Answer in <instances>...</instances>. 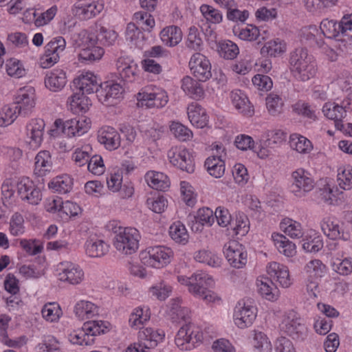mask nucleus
<instances>
[{"mask_svg": "<svg viewBox=\"0 0 352 352\" xmlns=\"http://www.w3.org/2000/svg\"><path fill=\"white\" fill-rule=\"evenodd\" d=\"M187 113L190 123L197 128H204L208 124V117L206 110L196 102L188 106Z\"/></svg>", "mask_w": 352, "mask_h": 352, "instance_id": "obj_29", "label": "nucleus"}, {"mask_svg": "<svg viewBox=\"0 0 352 352\" xmlns=\"http://www.w3.org/2000/svg\"><path fill=\"white\" fill-rule=\"evenodd\" d=\"M173 256V250L164 245L149 246L140 254L143 264L156 269L168 265Z\"/></svg>", "mask_w": 352, "mask_h": 352, "instance_id": "obj_5", "label": "nucleus"}, {"mask_svg": "<svg viewBox=\"0 0 352 352\" xmlns=\"http://www.w3.org/2000/svg\"><path fill=\"white\" fill-rule=\"evenodd\" d=\"M170 130L173 135L180 141H188L192 138V132L179 122H172Z\"/></svg>", "mask_w": 352, "mask_h": 352, "instance_id": "obj_61", "label": "nucleus"}, {"mask_svg": "<svg viewBox=\"0 0 352 352\" xmlns=\"http://www.w3.org/2000/svg\"><path fill=\"white\" fill-rule=\"evenodd\" d=\"M252 345L257 352H272L271 342L261 331H254Z\"/></svg>", "mask_w": 352, "mask_h": 352, "instance_id": "obj_58", "label": "nucleus"}, {"mask_svg": "<svg viewBox=\"0 0 352 352\" xmlns=\"http://www.w3.org/2000/svg\"><path fill=\"white\" fill-rule=\"evenodd\" d=\"M160 36L165 45L172 47L177 45L182 41V32L178 26L169 25L161 30Z\"/></svg>", "mask_w": 352, "mask_h": 352, "instance_id": "obj_31", "label": "nucleus"}, {"mask_svg": "<svg viewBox=\"0 0 352 352\" xmlns=\"http://www.w3.org/2000/svg\"><path fill=\"white\" fill-rule=\"evenodd\" d=\"M200 11L208 23L219 24L223 21V15L221 11L212 6L203 4L200 7Z\"/></svg>", "mask_w": 352, "mask_h": 352, "instance_id": "obj_59", "label": "nucleus"}, {"mask_svg": "<svg viewBox=\"0 0 352 352\" xmlns=\"http://www.w3.org/2000/svg\"><path fill=\"white\" fill-rule=\"evenodd\" d=\"M117 69L122 79L126 82H133L139 71L134 61L127 57H120L116 63Z\"/></svg>", "mask_w": 352, "mask_h": 352, "instance_id": "obj_27", "label": "nucleus"}, {"mask_svg": "<svg viewBox=\"0 0 352 352\" xmlns=\"http://www.w3.org/2000/svg\"><path fill=\"white\" fill-rule=\"evenodd\" d=\"M145 180L151 188L158 190H164L170 185L168 177L162 172L148 171L145 175Z\"/></svg>", "mask_w": 352, "mask_h": 352, "instance_id": "obj_36", "label": "nucleus"}, {"mask_svg": "<svg viewBox=\"0 0 352 352\" xmlns=\"http://www.w3.org/2000/svg\"><path fill=\"white\" fill-rule=\"evenodd\" d=\"M315 186V182L307 170L298 168L291 175L290 191L297 197H303Z\"/></svg>", "mask_w": 352, "mask_h": 352, "instance_id": "obj_9", "label": "nucleus"}, {"mask_svg": "<svg viewBox=\"0 0 352 352\" xmlns=\"http://www.w3.org/2000/svg\"><path fill=\"white\" fill-rule=\"evenodd\" d=\"M266 107L268 113L276 116L283 112L284 102L283 99L277 94H270L266 98Z\"/></svg>", "mask_w": 352, "mask_h": 352, "instance_id": "obj_55", "label": "nucleus"}, {"mask_svg": "<svg viewBox=\"0 0 352 352\" xmlns=\"http://www.w3.org/2000/svg\"><path fill=\"white\" fill-rule=\"evenodd\" d=\"M109 323L103 320H90L85 322L80 329L74 330L68 334L73 344L89 346L95 343L96 336L109 330Z\"/></svg>", "mask_w": 352, "mask_h": 352, "instance_id": "obj_3", "label": "nucleus"}, {"mask_svg": "<svg viewBox=\"0 0 352 352\" xmlns=\"http://www.w3.org/2000/svg\"><path fill=\"white\" fill-rule=\"evenodd\" d=\"M164 336L163 331L151 327L142 329L138 333L139 341L144 348H148L150 350L157 346L158 343L163 340Z\"/></svg>", "mask_w": 352, "mask_h": 352, "instance_id": "obj_26", "label": "nucleus"}, {"mask_svg": "<svg viewBox=\"0 0 352 352\" xmlns=\"http://www.w3.org/2000/svg\"><path fill=\"white\" fill-rule=\"evenodd\" d=\"M290 147L299 153L306 154L313 148L311 142L305 137L294 133L289 138Z\"/></svg>", "mask_w": 352, "mask_h": 352, "instance_id": "obj_47", "label": "nucleus"}, {"mask_svg": "<svg viewBox=\"0 0 352 352\" xmlns=\"http://www.w3.org/2000/svg\"><path fill=\"white\" fill-rule=\"evenodd\" d=\"M15 107L20 116H29L36 106V96L35 89L32 86H25L19 89L14 97Z\"/></svg>", "mask_w": 352, "mask_h": 352, "instance_id": "obj_11", "label": "nucleus"}, {"mask_svg": "<svg viewBox=\"0 0 352 352\" xmlns=\"http://www.w3.org/2000/svg\"><path fill=\"white\" fill-rule=\"evenodd\" d=\"M100 80L93 72H82L74 80V86L83 94L96 93L100 88Z\"/></svg>", "mask_w": 352, "mask_h": 352, "instance_id": "obj_21", "label": "nucleus"}, {"mask_svg": "<svg viewBox=\"0 0 352 352\" xmlns=\"http://www.w3.org/2000/svg\"><path fill=\"white\" fill-rule=\"evenodd\" d=\"M169 235L175 242L182 245L187 243L189 239L185 226L180 221H176L170 226Z\"/></svg>", "mask_w": 352, "mask_h": 352, "instance_id": "obj_48", "label": "nucleus"}, {"mask_svg": "<svg viewBox=\"0 0 352 352\" xmlns=\"http://www.w3.org/2000/svg\"><path fill=\"white\" fill-rule=\"evenodd\" d=\"M91 148L89 145H85L80 148H77L72 154V160L78 166H87L91 156L89 152Z\"/></svg>", "mask_w": 352, "mask_h": 352, "instance_id": "obj_63", "label": "nucleus"}, {"mask_svg": "<svg viewBox=\"0 0 352 352\" xmlns=\"http://www.w3.org/2000/svg\"><path fill=\"white\" fill-rule=\"evenodd\" d=\"M55 124L57 126L61 125L63 133L68 137H73L80 136L86 133L90 128L91 121L89 118L81 117L67 120L65 122L57 120L55 121Z\"/></svg>", "mask_w": 352, "mask_h": 352, "instance_id": "obj_17", "label": "nucleus"}, {"mask_svg": "<svg viewBox=\"0 0 352 352\" xmlns=\"http://www.w3.org/2000/svg\"><path fill=\"white\" fill-rule=\"evenodd\" d=\"M69 109L75 114L85 113L91 105L90 99L82 93H75L68 98Z\"/></svg>", "mask_w": 352, "mask_h": 352, "instance_id": "obj_33", "label": "nucleus"}, {"mask_svg": "<svg viewBox=\"0 0 352 352\" xmlns=\"http://www.w3.org/2000/svg\"><path fill=\"white\" fill-rule=\"evenodd\" d=\"M149 319L150 312L148 309L146 307H138L131 314L129 323L132 328L138 329Z\"/></svg>", "mask_w": 352, "mask_h": 352, "instance_id": "obj_50", "label": "nucleus"}, {"mask_svg": "<svg viewBox=\"0 0 352 352\" xmlns=\"http://www.w3.org/2000/svg\"><path fill=\"white\" fill-rule=\"evenodd\" d=\"M192 74L199 81H206L212 76L211 64L209 60L200 53L194 54L189 61Z\"/></svg>", "mask_w": 352, "mask_h": 352, "instance_id": "obj_16", "label": "nucleus"}, {"mask_svg": "<svg viewBox=\"0 0 352 352\" xmlns=\"http://www.w3.org/2000/svg\"><path fill=\"white\" fill-rule=\"evenodd\" d=\"M195 219L196 222L195 225L192 226V230H194L195 226H197V230L199 229V227H202L205 224L211 226L214 221L213 211L209 208H200L197 212Z\"/></svg>", "mask_w": 352, "mask_h": 352, "instance_id": "obj_56", "label": "nucleus"}, {"mask_svg": "<svg viewBox=\"0 0 352 352\" xmlns=\"http://www.w3.org/2000/svg\"><path fill=\"white\" fill-rule=\"evenodd\" d=\"M58 279L71 285H78L84 279V272L77 264L64 261L58 265Z\"/></svg>", "mask_w": 352, "mask_h": 352, "instance_id": "obj_15", "label": "nucleus"}, {"mask_svg": "<svg viewBox=\"0 0 352 352\" xmlns=\"http://www.w3.org/2000/svg\"><path fill=\"white\" fill-rule=\"evenodd\" d=\"M170 163L178 168L192 173L195 170V160L190 151L182 146H172L167 153Z\"/></svg>", "mask_w": 352, "mask_h": 352, "instance_id": "obj_10", "label": "nucleus"}, {"mask_svg": "<svg viewBox=\"0 0 352 352\" xmlns=\"http://www.w3.org/2000/svg\"><path fill=\"white\" fill-rule=\"evenodd\" d=\"M337 180L339 186L343 190H350L352 188V167L351 166H341L338 169Z\"/></svg>", "mask_w": 352, "mask_h": 352, "instance_id": "obj_54", "label": "nucleus"}, {"mask_svg": "<svg viewBox=\"0 0 352 352\" xmlns=\"http://www.w3.org/2000/svg\"><path fill=\"white\" fill-rule=\"evenodd\" d=\"M331 265L333 270L340 275L347 276L352 272V261L348 258L333 257Z\"/></svg>", "mask_w": 352, "mask_h": 352, "instance_id": "obj_60", "label": "nucleus"}, {"mask_svg": "<svg viewBox=\"0 0 352 352\" xmlns=\"http://www.w3.org/2000/svg\"><path fill=\"white\" fill-rule=\"evenodd\" d=\"M264 145L269 148H275L284 142L287 133L280 129H272L266 131Z\"/></svg>", "mask_w": 352, "mask_h": 352, "instance_id": "obj_52", "label": "nucleus"}, {"mask_svg": "<svg viewBox=\"0 0 352 352\" xmlns=\"http://www.w3.org/2000/svg\"><path fill=\"white\" fill-rule=\"evenodd\" d=\"M36 349V352H65L63 343L52 335L45 336Z\"/></svg>", "mask_w": 352, "mask_h": 352, "instance_id": "obj_44", "label": "nucleus"}, {"mask_svg": "<svg viewBox=\"0 0 352 352\" xmlns=\"http://www.w3.org/2000/svg\"><path fill=\"white\" fill-rule=\"evenodd\" d=\"M320 30L323 35L329 38H336L341 35L339 23L333 20L324 19L320 23Z\"/></svg>", "mask_w": 352, "mask_h": 352, "instance_id": "obj_53", "label": "nucleus"}, {"mask_svg": "<svg viewBox=\"0 0 352 352\" xmlns=\"http://www.w3.org/2000/svg\"><path fill=\"white\" fill-rule=\"evenodd\" d=\"M257 309L250 300L238 302L233 315L234 324L240 329L251 326L256 318Z\"/></svg>", "mask_w": 352, "mask_h": 352, "instance_id": "obj_12", "label": "nucleus"}, {"mask_svg": "<svg viewBox=\"0 0 352 352\" xmlns=\"http://www.w3.org/2000/svg\"><path fill=\"white\" fill-rule=\"evenodd\" d=\"M96 33L98 43L104 46L113 45L118 38V33L116 31L101 25H96Z\"/></svg>", "mask_w": 352, "mask_h": 352, "instance_id": "obj_46", "label": "nucleus"}, {"mask_svg": "<svg viewBox=\"0 0 352 352\" xmlns=\"http://www.w3.org/2000/svg\"><path fill=\"white\" fill-rule=\"evenodd\" d=\"M231 102L234 108L245 117H252L254 114V106L247 96L241 90L232 91L230 94Z\"/></svg>", "mask_w": 352, "mask_h": 352, "instance_id": "obj_23", "label": "nucleus"}, {"mask_svg": "<svg viewBox=\"0 0 352 352\" xmlns=\"http://www.w3.org/2000/svg\"><path fill=\"white\" fill-rule=\"evenodd\" d=\"M182 89L192 99L199 100L204 96L201 85L190 76H185L182 81Z\"/></svg>", "mask_w": 352, "mask_h": 352, "instance_id": "obj_35", "label": "nucleus"}, {"mask_svg": "<svg viewBox=\"0 0 352 352\" xmlns=\"http://www.w3.org/2000/svg\"><path fill=\"white\" fill-rule=\"evenodd\" d=\"M75 316L81 320L91 318L99 314V307L94 302L81 300L74 307Z\"/></svg>", "mask_w": 352, "mask_h": 352, "instance_id": "obj_30", "label": "nucleus"}, {"mask_svg": "<svg viewBox=\"0 0 352 352\" xmlns=\"http://www.w3.org/2000/svg\"><path fill=\"white\" fill-rule=\"evenodd\" d=\"M289 65L294 76L302 81L314 77L317 69L312 58L305 48H297L290 53Z\"/></svg>", "mask_w": 352, "mask_h": 352, "instance_id": "obj_2", "label": "nucleus"}, {"mask_svg": "<svg viewBox=\"0 0 352 352\" xmlns=\"http://www.w3.org/2000/svg\"><path fill=\"white\" fill-rule=\"evenodd\" d=\"M194 258L196 261L217 267L221 265V259L214 253L201 250L195 252Z\"/></svg>", "mask_w": 352, "mask_h": 352, "instance_id": "obj_49", "label": "nucleus"}, {"mask_svg": "<svg viewBox=\"0 0 352 352\" xmlns=\"http://www.w3.org/2000/svg\"><path fill=\"white\" fill-rule=\"evenodd\" d=\"M267 272L274 280L284 288L289 287L292 282L288 267L277 262H271L267 265Z\"/></svg>", "mask_w": 352, "mask_h": 352, "instance_id": "obj_22", "label": "nucleus"}, {"mask_svg": "<svg viewBox=\"0 0 352 352\" xmlns=\"http://www.w3.org/2000/svg\"><path fill=\"white\" fill-rule=\"evenodd\" d=\"M138 105L147 109L162 108L168 101L166 91L156 86H148L137 95Z\"/></svg>", "mask_w": 352, "mask_h": 352, "instance_id": "obj_7", "label": "nucleus"}, {"mask_svg": "<svg viewBox=\"0 0 352 352\" xmlns=\"http://www.w3.org/2000/svg\"><path fill=\"white\" fill-rule=\"evenodd\" d=\"M43 318L47 322H58L62 315V310L56 302H48L45 304L41 310Z\"/></svg>", "mask_w": 352, "mask_h": 352, "instance_id": "obj_51", "label": "nucleus"}, {"mask_svg": "<svg viewBox=\"0 0 352 352\" xmlns=\"http://www.w3.org/2000/svg\"><path fill=\"white\" fill-rule=\"evenodd\" d=\"M286 50L285 42L280 38H275L265 43L261 49V53L269 56L277 57L284 54Z\"/></svg>", "mask_w": 352, "mask_h": 352, "instance_id": "obj_43", "label": "nucleus"}, {"mask_svg": "<svg viewBox=\"0 0 352 352\" xmlns=\"http://www.w3.org/2000/svg\"><path fill=\"white\" fill-rule=\"evenodd\" d=\"M52 166V156L48 151H41L35 157L34 172L38 176H43L50 172Z\"/></svg>", "mask_w": 352, "mask_h": 352, "instance_id": "obj_39", "label": "nucleus"}, {"mask_svg": "<svg viewBox=\"0 0 352 352\" xmlns=\"http://www.w3.org/2000/svg\"><path fill=\"white\" fill-rule=\"evenodd\" d=\"M180 190L183 201L188 206L193 207L197 203V195L194 188L186 181L180 182Z\"/></svg>", "mask_w": 352, "mask_h": 352, "instance_id": "obj_64", "label": "nucleus"}, {"mask_svg": "<svg viewBox=\"0 0 352 352\" xmlns=\"http://www.w3.org/2000/svg\"><path fill=\"white\" fill-rule=\"evenodd\" d=\"M17 191L22 200L32 205H37L42 198L41 190L28 177L22 178L17 183Z\"/></svg>", "mask_w": 352, "mask_h": 352, "instance_id": "obj_19", "label": "nucleus"}, {"mask_svg": "<svg viewBox=\"0 0 352 352\" xmlns=\"http://www.w3.org/2000/svg\"><path fill=\"white\" fill-rule=\"evenodd\" d=\"M320 227L323 233L331 239H346L344 236V233L341 232L338 221L332 217H327L323 218L320 223Z\"/></svg>", "mask_w": 352, "mask_h": 352, "instance_id": "obj_34", "label": "nucleus"}, {"mask_svg": "<svg viewBox=\"0 0 352 352\" xmlns=\"http://www.w3.org/2000/svg\"><path fill=\"white\" fill-rule=\"evenodd\" d=\"M19 111L14 107L4 106L0 110V126L4 127L12 124L20 115Z\"/></svg>", "mask_w": 352, "mask_h": 352, "instance_id": "obj_62", "label": "nucleus"}, {"mask_svg": "<svg viewBox=\"0 0 352 352\" xmlns=\"http://www.w3.org/2000/svg\"><path fill=\"white\" fill-rule=\"evenodd\" d=\"M204 332L201 328L191 322L182 325L175 336V342L181 351H190L202 342Z\"/></svg>", "mask_w": 352, "mask_h": 352, "instance_id": "obj_6", "label": "nucleus"}, {"mask_svg": "<svg viewBox=\"0 0 352 352\" xmlns=\"http://www.w3.org/2000/svg\"><path fill=\"white\" fill-rule=\"evenodd\" d=\"M98 142L106 149L114 151L120 146L121 139L118 132L113 127L103 126L98 132Z\"/></svg>", "mask_w": 352, "mask_h": 352, "instance_id": "obj_24", "label": "nucleus"}, {"mask_svg": "<svg viewBox=\"0 0 352 352\" xmlns=\"http://www.w3.org/2000/svg\"><path fill=\"white\" fill-rule=\"evenodd\" d=\"M272 239L280 254L287 257L296 255V246L295 243L290 241L285 235L274 232L272 234Z\"/></svg>", "mask_w": 352, "mask_h": 352, "instance_id": "obj_32", "label": "nucleus"}, {"mask_svg": "<svg viewBox=\"0 0 352 352\" xmlns=\"http://www.w3.org/2000/svg\"><path fill=\"white\" fill-rule=\"evenodd\" d=\"M87 254L90 257H100L109 251V245L101 239H90L85 243Z\"/></svg>", "mask_w": 352, "mask_h": 352, "instance_id": "obj_41", "label": "nucleus"}, {"mask_svg": "<svg viewBox=\"0 0 352 352\" xmlns=\"http://www.w3.org/2000/svg\"><path fill=\"white\" fill-rule=\"evenodd\" d=\"M113 246L117 251L126 255L132 254L137 251L140 239L137 229L119 226L113 228Z\"/></svg>", "mask_w": 352, "mask_h": 352, "instance_id": "obj_4", "label": "nucleus"}, {"mask_svg": "<svg viewBox=\"0 0 352 352\" xmlns=\"http://www.w3.org/2000/svg\"><path fill=\"white\" fill-rule=\"evenodd\" d=\"M256 286L258 293L265 299L271 301L277 298V289L272 280L265 276H260L256 279Z\"/></svg>", "mask_w": 352, "mask_h": 352, "instance_id": "obj_38", "label": "nucleus"}, {"mask_svg": "<svg viewBox=\"0 0 352 352\" xmlns=\"http://www.w3.org/2000/svg\"><path fill=\"white\" fill-rule=\"evenodd\" d=\"M122 86L114 81L101 82L97 92L98 100L106 106L116 104L123 97Z\"/></svg>", "mask_w": 352, "mask_h": 352, "instance_id": "obj_13", "label": "nucleus"}, {"mask_svg": "<svg viewBox=\"0 0 352 352\" xmlns=\"http://www.w3.org/2000/svg\"><path fill=\"white\" fill-rule=\"evenodd\" d=\"M223 252L230 265L236 269L243 268L247 263L248 254L245 248L236 241L226 243Z\"/></svg>", "mask_w": 352, "mask_h": 352, "instance_id": "obj_14", "label": "nucleus"}, {"mask_svg": "<svg viewBox=\"0 0 352 352\" xmlns=\"http://www.w3.org/2000/svg\"><path fill=\"white\" fill-rule=\"evenodd\" d=\"M67 83L66 72L56 68L47 73L45 78V87L52 91H59Z\"/></svg>", "mask_w": 352, "mask_h": 352, "instance_id": "obj_28", "label": "nucleus"}, {"mask_svg": "<svg viewBox=\"0 0 352 352\" xmlns=\"http://www.w3.org/2000/svg\"><path fill=\"white\" fill-rule=\"evenodd\" d=\"M104 51L103 48L94 46L92 47H87L82 48L78 54L79 60L82 61H95L100 60L104 55Z\"/></svg>", "mask_w": 352, "mask_h": 352, "instance_id": "obj_57", "label": "nucleus"}, {"mask_svg": "<svg viewBox=\"0 0 352 352\" xmlns=\"http://www.w3.org/2000/svg\"><path fill=\"white\" fill-rule=\"evenodd\" d=\"M45 122L41 118L30 120L26 125L27 144L30 148H38L43 139Z\"/></svg>", "mask_w": 352, "mask_h": 352, "instance_id": "obj_18", "label": "nucleus"}, {"mask_svg": "<svg viewBox=\"0 0 352 352\" xmlns=\"http://www.w3.org/2000/svg\"><path fill=\"white\" fill-rule=\"evenodd\" d=\"M208 173L215 178H221L225 173V162L222 155H211L204 164Z\"/></svg>", "mask_w": 352, "mask_h": 352, "instance_id": "obj_37", "label": "nucleus"}, {"mask_svg": "<svg viewBox=\"0 0 352 352\" xmlns=\"http://www.w3.org/2000/svg\"><path fill=\"white\" fill-rule=\"evenodd\" d=\"M104 9V3L102 0L94 1L85 5H75L72 8V13L83 20H88L95 17Z\"/></svg>", "mask_w": 352, "mask_h": 352, "instance_id": "obj_25", "label": "nucleus"}, {"mask_svg": "<svg viewBox=\"0 0 352 352\" xmlns=\"http://www.w3.org/2000/svg\"><path fill=\"white\" fill-rule=\"evenodd\" d=\"M280 230L292 239H300L304 234L301 224L290 218H285L280 223Z\"/></svg>", "mask_w": 352, "mask_h": 352, "instance_id": "obj_42", "label": "nucleus"}, {"mask_svg": "<svg viewBox=\"0 0 352 352\" xmlns=\"http://www.w3.org/2000/svg\"><path fill=\"white\" fill-rule=\"evenodd\" d=\"M73 186V180L68 175H59L54 178L48 184L50 188L60 194L69 192Z\"/></svg>", "mask_w": 352, "mask_h": 352, "instance_id": "obj_45", "label": "nucleus"}, {"mask_svg": "<svg viewBox=\"0 0 352 352\" xmlns=\"http://www.w3.org/2000/svg\"><path fill=\"white\" fill-rule=\"evenodd\" d=\"M280 329L293 339L302 340L307 336V329L300 315L290 310L286 312L280 324Z\"/></svg>", "mask_w": 352, "mask_h": 352, "instance_id": "obj_8", "label": "nucleus"}, {"mask_svg": "<svg viewBox=\"0 0 352 352\" xmlns=\"http://www.w3.org/2000/svg\"><path fill=\"white\" fill-rule=\"evenodd\" d=\"M177 281L188 287V292L195 297L204 300L206 303L214 302L220 298L208 287L214 285L212 278L206 272H197L190 277L178 276Z\"/></svg>", "mask_w": 352, "mask_h": 352, "instance_id": "obj_1", "label": "nucleus"}, {"mask_svg": "<svg viewBox=\"0 0 352 352\" xmlns=\"http://www.w3.org/2000/svg\"><path fill=\"white\" fill-rule=\"evenodd\" d=\"M352 110V104L349 98L342 101L339 104L336 102H326L322 107L324 116L336 123L342 120L346 116V112Z\"/></svg>", "mask_w": 352, "mask_h": 352, "instance_id": "obj_20", "label": "nucleus"}, {"mask_svg": "<svg viewBox=\"0 0 352 352\" xmlns=\"http://www.w3.org/2000/svg\"><path fill=\"white\" fill-rule=\"evenodd\" d=\"M234 32L239 38L241 40L253 41L258 38L260 36L264 40L265 37L263 36L264 34L267 33L266 30H260L257 27L248 25L245 28H234Z\"/></svg>", "mask_w": 352, "mask_h": 352, "instance_id": "obj_40", "label": "nucleus"}]
</instances>
